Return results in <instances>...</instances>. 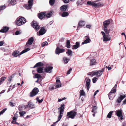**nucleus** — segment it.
Segmentation results:
<instances>
[{"label": "nucleus", "instance_id": "1", "mask_svg": "<svg viewBox=\"0 0 126 126\" xmlns=\"http://www.w3.org/2000/svg\"><path fill=\"white\" fill-rule=\"evenodd\" d=\"M64 104H62L61 105L60 107L58 108L59 110L58 113H59V115L58 117V120L54 123L53 124L51 125V126H55V124L60 120L63 116V112L64 110Z\"/></svg>", "mask_w": 126, "mask_h": 126}, {"label": "nucleus", "instance_id": "2", "mask_svg": "<svg viewBox=\"0 0 126 126\" xmlns=\"http://www.w3.org/2000/svg\"><path fill=\"white\" fill-rule=\"evenodd\" d=\"M110 23V20L109 19L107 20L104 21L103 22V26L104 30L105 33L107 34L109 33L110 29H107L109 24Z\"/></svg>", "mask_w": 126, "mask_h": 126}, {"label": "nucleus", "instance_id": "3", "mask_svg": "<svg viewBox=\"0 0 126 126\" xmlns=\"http://www.w3.org/2000/svg\"><path fill=\"white\" fill-rule=\"evenodd\" d=\"M26 22V19L23 17L17 18L15 21L16 25L18 26L23 25Z\"/></svg>", "mask_w": 126, "mask_h": 126}, {"label": "nucleus", "instance_id": "4", "mask_svg": "<svg viewBox=\"0 0 126 126\" xmlns=\"http://www.w3.org/2000/svg\"><path fill=\"white\" fill-rule=\"evenodd\" d=\"M104 71V69H102L97 71L90 72L89 73L88 75H90L91 76H96L97 77H100Z\"/></svg>", "mask_w": 126, "mask_h": 126}, {"label": "nucleus", "instance_id": "5", "mask_svg": "<svg viewBox=\"0 0 126 126\" xmlns=\"http://www.w3.org/2000/svg\"><path fill=\"white\" fill-rule=\"evenodd\" d=\"M98 1L91 2V1H88L87 2V4L89 5H91L93 6L98 7L99 6H103V5L100 2H98Z\"/></svg>", "mask_w": 126, "mask_h": 126}, {"label": "nucleus", "instance_id": "6", "mask_svg": "<svg viewBox=\"0 0 126 126\" xmlns=\"http://www.w3.org/2000/svg\"><path fill=\"white\" fill-rule=\"evenodd\" d=\"M102 35H103V41L104 42H106L111 40V38L110 36L109 35V33L107 34L103 32H101Z\"/></svg>", "mask_w": 126, "mask_h": 126}, {"label": "nucleus", "instance_id": "7", "mask_svg": "<svg viewBox=\"0 0 126 126\" xmlns=\"http://www.w3.org/2000/svg\"><path fill=\"white\" fill-rule=\"evenodd\" d=\"M30 50L29 48L28 47L27 48L25 49L24 50L22 51L20 54L19 53V52L17 51H15L13 53V55L15 57H16L19 55H21L23 53L27 52Z\"/></svg>", "mask_w": 126, "mask_h": 126}, {"label": "nucleus", "instance_id": "8", "mask_svg": "<svg viewBox=\"0 0 126 126\" xmlns=\"http://www.w3.org/2000/svg\"><path fill=\"white\" fill-rule=\"evenodd\" d=\"M76 112L74 111H72L69 112H68L67 114V115L68 116L67 117L68 119L69 118H71L73 119L74 118L76 115Z\"/></svg>", "mask_w": 126, "mask_h": 126}, {"label": "nucleus", "instance_id": "9", "mask_svg": "<svg viewBox=\"0 0 126 126\" xmlns=\"http://www.w3.org/2000/svg\"><path fill=\"white\" fill-rule=\"evenodd\" d=\"M39 91L38 89L36 88H34L31 92L30 93V96L31 97H32L36 95Z\"/></svg>", "mask_w": 126, "mask_h": 126}, {"label": "nucleus", "instance_id": "10", "mask_svg": "<svg viewBox=\"0 0 126 126\" xmlns=\"http://www.w3.org/2000/svg\"><path fill=\"white\" fill-rule=\"evenodd\" d=\"M33 0H30L28 1V4L25 5V7L26 8L27 10L31 9L32 6L33 4Z\"/></svg>", "mask_w": 126, "mask_h": 126}, {"label": "nucleus", "instance_id": "11", "mask_svg": "<svg viewBox=\"0 0 126 126\" xmlns=\"http://www.w3.org/2000/svg\"><path fill=\"white\" fill-rule=\"evenodd\" d=\"M117 115L120 121L123 119V115L122 114V110L121 109L119 110H117L116 111Z\"/></svg>", "mask_w": 126, "mask_h": 126}, {"label": "nucleus", "instance_id": "12", "mask_svg": "<svg viewBox=\"0 0 126 126\" xmlns=\"http://www.w3.org/2000/svg\"><path fill=\"white\" fill-rule=\"evenodd\" d=\"M53 68L52 66L48 65L45 68V72L50 73L52 72Z\"/></svg>", "mask_w": 126, "mask_h": 126}, {"label": "nucleus", "instance_id": "13", "mask_svg": "<svg viewBox=\"0 0 126 126\" xmlns=\"http://www.w3.org/2000/svg\"><path fill=\"white\" fill-rule=\"evenodd\" d=\"M32 27L36 31H38L40 29V26L38 25V24L36 21H33L32 24Z\"/></svg>", "mask_w": 126, "mask_h": 126}, {"label": "nucleus", "instance_id": "14", "mask_svg": "<svg viewBox=\"0 0 126 126\" xmlns=\"http://www.w3.org/2000/svg\"><path fill=\"white\" fill-rule=\"evenodd\" d=\"M34 41V39L33 37H31L29 39L25 47H29L31 45Z\"/></svg>", "mask_w": 126, "mask_h": 126}, {"label": "nucleus", "instance_id": "15", "mask_svg": "<svg viewBox=\"0 0 126 126\" xmlns=\"http://www.w3.org/2000/svg\"><path fill=\"white\" fill-rule=\"evenodd\" d=\"M46 32V30L44 27H42L39 32L37 33V35L38 36L44 34Z\"/></svg>", "mask_w": 126, "mask_h": 126}, {"label": "nucleus", "instance_id": "16", "mask_svg": "<svg viewBox=\"0 0 126 126\" xmlns=\"http://www.w3.org/2000/svg\"><path fill=\"white\" fill-rule=\"evenodd\" d=\"M65 50L63 49H61L57 47L56 49L55 53L56 54H59L60 53L63 52Z\"/></svg>", "mask_w": 126, "mask_h": 126}, {"label": "nucleus", "instance_id": "17", "mask_svg": "<svg viewBox=\"0 0 126 126\" xmlns=\"http://www.w3.org/2000/svg\"><path fill=\"white\" fill-rule=\"evenodd\" d=\"M62 84L59 79H57L56 81V86L55 88H60L61 87Z\"/></svg>", "mask_w": 126, "mask_h": 126}, {"label": "nucleus", "instance_id": "18", "mask_svg": "<svg viewBox=\"0 0 126 126\" xmlns=\"http://www.w3.org/2000/svg\"><path fill=\"white\" fill-rule=\"evenodd\" d=\"M90 82L91 80L89 79H88L86 81V86L87 90H89V89Z\"/></svg>", "mask_w": 126, "mask_h": 126}, {"label": "nucleus", "instance_id": "19", "mask_svg": "<svg viewBox=\"0 0 126 126\" xmlns=\"http://www.w3.org/2000/svg\"><path fill=\"white\" fill-rule=\"evenodd\" d=\"M28 107L31 108L32 109L35 107L34 105L31 101H30L28 103Z\"/></svg>", "mask_w": 126, "mask_h": 126}, {"label": "nucleus", "instance_id": "20", "mask_svg": "<svg viewBox=\"0 0 126 126\" xmlns=\"http://www.w3.org/2000/svg\"><path fill=\"white\" fill-rule=\"evenodd\" d=\"M9 30V28L8 27H4L3 28L0 30V32L4 33L8 31Z\"/></svg>", "mask_w": 126, "mask_h": 126}, {"label": "nucleus", "instance_id": "21", "mask_svg": "<svg viewBox=\"0 0 126 126\" xmlns=\"http://www.w3.org/2000/svg\"><path fill=\"white\" fill-rule=\"evenodd\" d=\"M125 98V97L123 96V95H120L119 97L117 99L116 102L117 103H120L121 101Z\"/></svg>", "mask_w": 126, "mask_h": 126}, {"label": "nucleus", "instance_id": "22", "mask_svg": "<svg viewBox=\"0 0 126 126\" xmlns=\"http://www.w3.org/2000/svg\"><path fill=\"white\" fill-rule=\"evenodd\" d=\"M37 72L39 73H44L45 72V67H39L37 70Z\"/></svg>", "mask_w": 126, "mask_h": 126}, {"label": "nucleus", "instance_id": "23", "mask_svg": "<svg viewBox=\"0 0 126 126\" xmlns=\"http://www.w3.org/2000/svg\"><path fill=\"white\" fill-rule=\"evenodd\" d=\"M28 107V105H20L18 107V109L20 111H21L23 109H25Z\"/></svg>", "mask_w": 126, "mask_h": 126}, {"label": "nucleus", "instance_id": "24", "mask_svg": "<svg viewBox=\"0 0 126 126\" xmlns=\"http://www.w3.org/2000/svg\"><path fill=\"white\" fill-rule=\"evenodd\" d=\"M46 15V13L41 12L38 14V17L40 19H42L45 17Z\"/></svg>", "mask_w": 126, "mask_h": 126}, {"label": "nucleus", "instance_id": "25", "mask_svg": "<svg viewBox=\"0 0 126 126\" xmlns=\"http://www.w3.org/2000/svg\"><path fill=\"white\" fill-rule=\"evenodd\" d=\"M8 2L13 6L15 5L16 3V0H9L8 1Z\"/></svg>", "mask_w": 126, "mask_h": 126}, {"label": "nucleus", "instance_id": "26", "mask_svg": "<svg viewBox=\"0 0 126 126\" xmlns=\"http://www.w3.org/2000/svg\"><path fill=\"white\" fill-rule=\"evenodd\" d=\"M85 0H79L78 1L77 4L78 5H82L83 4L85 3Z\"/></svg>", "mask_w": 126, "mask_h": 126}, {"label": "nucleus", "instance_id": "27", "mask_svg": "<svg viewBox=\"0 0 126 126\" xmlns=\"http://www.w3.org/2000/svg\"><path fill=\"white\" fill-rule=\"evenodd\" d=\"M85 25L84 22L83 21H80L79 23V26L77 28V30H79V26L81 27H82L83 26Z\"/></svg>", "mask_w": 126, "mask_h": 126}, {"label": "nucleus", "instance_id": "28", "mask_svg": "<svg viewBox=\"0 0 126 126\" xmlns=\"http://www.w3.org/2000/svg\"><path fill=\"white\" fill-rule=\"evenodd\" d=\"M67 5H64L61 6L60 9L62 11H65L67 9Z\"/></svg>", "mask_w": 126, "mask_h": 126}, {"label": "nucleus", "instance_id": "29", "mask_svg": "<svg viewBox=\"0 0 126 126\" xmlns=\"http://www.w3.org/2000/svg\"><path fill=\"white\" fill-rule=\"evenodd\" d=\"M44 64L42 62H40L37 63L34 66L33 68H35L38 66H43Z\"/></svg>", "mask_w": 126, "mask_h": 126}, {"label": "nucleus", "instance_id": "30", "mask_svg": "<svg viewBox=\"0 0 126 126\" xmlns=\"http://www.w3.org/2000/svg\"><path fill=\"white\" fill-rule=\"evenodd\" d=\"M116 91V89L115 88H113L111 91L109 93V97L110 99V97H111V94L115 92Z\"/></svg>", "mask_w": 126, "mask_h": 126}, {"label": "nucleus", "instance_id": "31", "mask_svg": "<svg viewBox=\"0 0 126 126\" xmlns=\"http://www.w3.org/2000/svg\"><path fill=\"white\" fill-rule=\"evenodd\" d=\"M91 41V40L88 37H87L86 40H85L84 42L82 43V44H87L89 43Z\"/></svg>", "mask_w": 126, "mask_h": 126}, {"label": "nucleus", "instance_id": "32", "mask_svg": "<svg viewBox=\"0 0 126 126\" xmlns=\"http://www.w3.org/2000/svg\"><path fill=\"white\" fill-rule=\"evenodd\" d=\"M96 63L95 60V59H93L91 60L90 62V64L91 66H93L95 65Z\"/></svg>", "mask_w": 126, "mask_h": 126}, {"label": "nucleus", "instance_id": "33", "mask_svg": "<svg viewBox=\"0 0 126 126\" xmlns=\"http://www.w3.org/2000/svg\"><path fill=\"white\" fill-rule=\"evenodd\" d=\"M63 59L64 64H66L68 63L70 59L67 58L66 57H64L63 58Z\"/></svg>", "mask_w": 126, "mask_h": 126}, {"label": "nucleus", "instance_id": "34", "mask_svg": "<svg viewBox=\"0 0 126 126\" xmlns=\"http://www.w3.org/2000/svg\"><path fill=\"white\" fill-rule=\"evenodd\" d=\"M66 47L68 48L70 47V44L69 40H67Z\"/></svg>", "mask_w": 126, "mask_h": 126}, {"label": "nucleus", "instance_id": "35", "mask_svg": "<svg viewBox=\"0 0 126 126\" xmlns=\"http://www.w3.org/2000/svg\"><path fill=\"white\" fill-rule=\"evenodd\" d=\"M79 43L77 42L76 43V44L73 46L74 48H72L73 49H76L78 48L79 46Z\"/></svg>", "mask_w": 126, "mask_h": 126}, {"label": "nucleus", "instance_id": "36", "mask_svg": "<svg viewBox=\"0 0 126 126\" xmlns=\"http://www.w3.org/2000/svg\"><path fill=\"white\" fill-rule=\"evenodd\" d=\"M97 109V107L95 106H94L92 109V112L94 113H96V110Z\"/></svg>", "mask_w": 126, "mask_h": 126}, {"label": "nucleus", "instance_id": "37", "mask_svg": "<svg viewBox=\"0 0 126 126\" xmlns=\"http://www.w3.org/2000/svg\"><path fill=\"white\" fill-rule=\"evenodd\" d=\"M80 93V96H84L85 95V93L84 91L83 90H81L79 92Z\"/></svg>", "mask_w": 126, "mask_h": 126}, {"label": "nucleus", "instance_id": "38", "mask_svg": "<svg viewBox=\"0 0 126 126\" xmlns=\"http://www.w3.org/2000/svg\"><path fill=\"white\" fill-rule=\"evenodd\" d=\"M68 15L69 14L68 12H64L63 13L61 16L63 17H65L68 16Z\"/></svg>", "mask_w": 126, "mask_h": 126}, {"label": "nucleus", "instance_id": "39", "mask_svg": "<svg viewBox=\"0 0 126 126\" xmlns=\"http://www.w3.org/2000/svg\"><path fill=\"white\" fill-rule=\"evenodd\" d=\"M41 76L39 74H35L34 75V78H37L38 79L41 78Z\"/></svg>", "mask_w": 126, "mask_h": 126}, {"label": "nucleus", "instance_id": "40", "mask_svg": "<svg viewBox=\"0 0 126 126\" xmlns=\"http://www.w3.org/2000/svg\"><path fill=\"white\" fill-rule=\"evenodd\" d=\"M66 53L69 55L71 56L72 55V51L71 50L68 49L67 52H66Z\"/></svg>", "mask_w": 126, "mask_h": 126}, {"label": "nucleus", "instance_id": "41", "mask_svg": "<svg viewBox=\"0 0 126 126\" xmlns=\"http://www.w3.org/2000/svg\"><path fill=\"white\" fill-rule=\"evenodd\" d=\"M46 17L47 18H49L50 17V16L52 15V12H49L47 14H46Z\"/></svg>", "mask_w": 126, "mask_h": 126}, {"label": "nucleus", "instance_id": "42", "mask_svg": "<svg viewBox=\"0 0 126 126\" xmlns=\"http://www.w3.org/2000/svg\"><path fill=\"white\" fill-rule=\"evenodd\" d=\"M48 44V43L46 41H45L42 43L41 45L42 47H43L47 45Z\"/></svg>", "mask_w": 126, "mask_h": 126}, {"label": "nucleus", "instance_id": "43", "mask_svg": "<svg viewBox=\"0 0 126 126\" xmlns=\"http://www.w3.org/2000/svg\"><path fill=\"white\" fill-rule=\"evenodd\" d=\"M6 78L5 77H4L0 79V85L2 83V82L5 80V79Z\"/></svg>", "mask_w": 126, "mask_h": 126}, {"label": "nucleus", "instance_id": "44", "mask_svg": "<svg viewBox=\"0 0 126 126\" xmlns=\"http://www.w3.org/2000/svg\"><path fill=\"white\" fill-rule=\"evenodd\" d=\"M113 112V111H110L108 114L107 115V117L110 118L111 116L112 113Z\"/></svg>", "mask_w": 126, "mask_h": 126}, {"label": "nucleus", "instance_id": "45", "mask_svg": "<svg viewBox=\"0 0 126 126\" xmlns=\"http://www.w3.org/2000/svg\"><path fill=\"white\" fill-rule=\"evenodd\" d=\"M26 113V112H25V111H20L19 112V114L21 116H23V115L24 114H25Z\"/></svg>", "mask_w": 126, "mask_h": 126}, {"label": "nucleus", "instance_id": "46", "mask_svg": "<svg viewBox=\"0 0 126 126\" xmlns=\"http://www.w3.org/2000/svg\"><path fill=\"white\" fill-rule=\"evenodd\" d=\"M55 2L54 0H50L49 1V3L51 5H54Z\"/></svg>", "mask_w": 126, "mask_h": 126}, {"label": "nucleus", "instance_id": "47", "mask_svg": "<svg viewBox=\"0 0 126 126\" xmlns=\"http://www.w3.org/2000/svg\"><path fill=\"white\" fill-rule=\"evenodd\" d=\"M18 115L16 113L14 114V116L13 118V120H16V119H17V118H18Z\"/></svg>", "mask_w": 126, "mask_h": 126}, {"label": "nucleus", "instance_id": "48", "mask_svg": "<svg viewBox=\"0 0 126 126\" xmlns=\"http://www.w3.org/2000/svg\"><path fill=\"white\" fill-rule=\"evenodd\" d=\"M6 8L5 6L2 5L0 7V12L2 10H3Z\"/></svg>", "mask_w": 126, "mask_h": 126}, {"label": "nucleus", "instance_id": "49", "mask_svg": "<svg viewBox=\"0 0 126 126\" xmlns=\"http://www.w3.org/2000/svg\"><path fill=\"white\" fill-rule=\"evenodd\" d=\"M97 78L96 77H94L93 78L92 80L93 82V83H95L96 81L97 80Z\"/></svg>", "mask_w": 126, "mask_h": 126}, {"label": "nucleus", "instance_id": "50", "mask_svg": "<svg viewBox=\"0 0 126 126\" xmlns=\"http://www.w3.org/2000/svg\"><path fill=\"white\" fill-rule=\"evenodd\" d=\"M6 110V109H4L0 112V116L2 114H3L5 111Z\"/></svg>", "mask_w": 126, "mask_h": 126}, {"label": "nucleus", "instance_id": "51", "mask_svg": "<svg viewBox=\"0 0 126 126\" xmlns=\"http://www.w3.org/2000/svg\"><path fill=\"white\" fill-rule=\"evenodd\" d=\"M11 107H13L15 106V103H14L12 102H10L9 103Z\"/></svg>", "mask_w": 126, "mask_h": 126}, {"label": "nucleus", "instance_id": "52", "mask_svg": "<svg viewBox=\"0 0 126 126\" xmlns=\"http://www.w3.org/2000/svg\"><path fill=\"white\" fill-rule=\"evenodd\" d=\"M21 33V32H20L19 31H17L16 32H15V35H17L20 34Z\"/></svg>", "mask_w": 126, "mask_h": 126}, {"label": "nucleus", "instance_id": "53", "mask_svg": "<svg viewBox=\"0 0 126 126\" xmlns=\"http://www.w3.org/2000/svg\"><path fill=\"white\" fill-rule=\"evenodd\" d=\"M72 69L71 68H70L69 70L67 71V74H70L71 72V71L72 70Z\"/></svg>", "mask_w": 126, "mask_h": 126}, {"label": "nucleus", "instance_id": "54", "mask_svg": "<svg viewBox=\"0 0 126 126\" xmlns=\"http://www.w3.org/2000/svg\"><path fill=\"white\" fill-rule=\"evenodd\" d=\"M63 2L65 3H67L69 2V0H63Z\"/></svg>", "mask_w": 126, "mask_h": 126}, {"label": "nucleus", "instance_id": "55", "mask_svg": "<svg viewBox=\"0 0 126 126\" xmlns=\"http://www.w3.org/2000/svg\"><path fill=\"white\" fill-rule=\"evenodd\" d=\"M64 38H62L60 40V41L61 42H63L64 41Z\"/></svg>", "mask_w": 126, "mask_h": 126}, {"label": "nucleus", "instance_id": "56", "mask_svg": "<svg viewBox=\"0 0 126 126\" xmlns=\"http://www.w3.org/2000/svg\"><path fill=\"white\" fill-rule=\"evenodd\" d=\"M98 92L99 90H97L95 92L94 94V96H95V95L97 94V93Z\"/></svg>", "mask_w": 126, "mask_h": 126}, {"label": "nucleus", "instance_id": "57", "mask_svg": "<svg viewBox=\"0 0 126 126\" xmlns=\"http://www.w3.org/2000/svg\"><path fill=\"white\" fill-rule=\"evenodd\" d=\"M106 68H107L109 70H110L111 69V67L109 66H106Z\"/></svg>", "mask_w": 126, "mask_h": 126}, {"label": "nucleus", "instance_id": "58", "mask_svg": "<svg viewBox=\"0 0 126 126\" xmlns=\"http://www.w3.org/2000/svg\"><path fill=\"white\" fill-rule=\"evenodd\" d=\"M123 103L122 105L126 104V99L123 101Z\"/></svg>", "mask_w": 126, "mask_h": 126}, {"label": "nucleus", "instance_id": "59", "mask_svg": "<svg viewBox=\"0 0 126 126\" xmlns=\"http://www.w3.org/2000/svg\"><path fill=\"white\" fill-rule=\"evenodd\" d=\"M4 43L3 41H0V46H2Z\"/></svg>", "mask_w": 126, "mask_h": 126}, {"label": "nucleus", "instance_id": "60", "mask_svg": "<svg viewBox=\"0 0 126 126\" xmlns=\"http://www.w3.org/2000/svg\"><path fill=\"white\" fill-rule=\"evenodd\" d=\"M91 27V26L90 25H87L86 26V27L88 28H90Z\"/></svg>", "mask_w": 126, "mask_h": 126}, {"label": "nucleus", "instance_id": "61", "mask_svg": "<svg viewBox=\"0 0 126 126\" xmlns=\"http://www.w3.org/2000/svg\"><path fill=\"white\" fill-rule=\"evenodd\" d=\"M43 101V99H42L41 100H39L38 102L39 103H40L42 102Z\"/></svg>", "mask_w": 126, "mask_h": 126}, {"label": "nucleus", "instance_id": "62", "mask_svg": "<svg viewBox=\"0 0 126 126\" xmlns=\"http://www.w3.org/2000/svg\"><path fill=\"white\" fill-rule=\"evenodd\" d=\"M16 120H13H13L12 122V123H14V124H15V123L16 122Z\"/></svg>", "mask_w": 126, "mask_h": 126}, {"label": "nucleus", "instance_id": "63", "mask_svg": "<svg viewBox=\"0 0 126 126\" xmlns=\"http://www.w3.org/2000/svg\"><path fill=\"white\" fill-rule=\"evenodd\" d=\"M5 90H2L0 93V94H2V93H3L5 92Z\"/></svg>", "mask_w": 126, "mask_h": 126}, {"label": "nucleus", "instance_id": "64", "mask_svg": "<svg viewBox=\"0 0 126 126\" xmlns=\"http://www.w3.org/2000/svg\"><path fill=\"white\" fill-rule=\"evenodd\" d=\"M62 126H67V124H65L64 123H63Z\"/></svg>", "mask_w": 126, "mask_h": 126}]
</instances>
